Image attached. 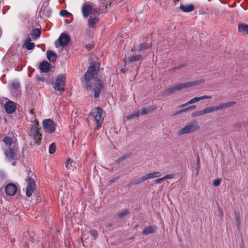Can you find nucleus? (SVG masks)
Here are the masks:
<instances>
[{"label": "nucleus", "mask_w": 248, "mask_h": 248, "mask_svg": "<svg viewBox=\"0 0 248 248\" xmlns=\"http://www.w3.org/2000/svg\"><path fill=\"white\" fill-rule=\"evenodd\" d=\"M99 69V63L93 62L84 75L85 84L87 88L92 90L95 98L99 96V93L103 88V83L100 80H94Z\"/></svg>", "instance_id": "1"}, {"label": "nucleus", "mask_w": 248, "mask_h": 248, "mask_svg": "<svg viewBox=\"0 0 248 248\" xmlns=\"http://www.w3.org/2000/svg\"><path fill=\"white\" fill-rule=\"evenodd\" d=\"M28 134L35 140L34 144H36L38 145L40 144L42 135L40 132V128L39 127V123L38 122H36L35 124L31 125Z\"/></svg>", "instance_id": "2"}, {"label": "nucleus", "mask_w": 248, "mask_h": 248, "mask_svg": "<svg viewBox=\"0 0 248 248\" xmlns=\"http://www.w3.org/2000/svg\"><path fill=\"white\" fill-rule=\"evenodd\" d=\"M200 126L198 123L193 121L182 128L177 133L178 135L188 134L194 133L200 129Z\"/></svg>", "instance_id": "3"}, {"label": "nucleus", "mask_w": 248, "mask_h": 248, "mask_svg": "<svg viewBox=\"0 0 248 248\" xmlns=\"http://www.w3.org/2000/svg\"><path fill=\"white\" fill-rule=\"evenodd\" d=\"M202 82H203L202 80H197L180 83L167 89L166 92L168 94H171L174 93L175 91L182 90L184 88H189L195 85H197Z\"/></svg>", "instance_id": "4"}, {"label": "nucleus", "mask_w": 248, "mask_h": 248, "mask_svg": "<svg viewBox=\"0 0 248 248\" xmlns=\"http://www.w3.org/2000/svg\"><path fill=\"white\" fill-rule=\"evenodd\" d=\"M65 81V75L62 74L56 77L52 82L54 89L61 93L63 92L64 91Z\"/></svg>", "instance_id": "5"}, {"label": "nucleus", "mask_w": 248, "mask_h": 248, "mask_svg": "<svg viewBox=\"0 0 248 248\" xmlns=\"http://www.w3.org/2000/svg\"><path fill=\"white\" fill-rule=\"evenodd\" d=\"M92 114L96 123V128L98 129L101 127L106 113L101 108H96L93 109Z\"/></svg>", "instance_id": "6"}, {"label": "nucleus", "mask_w": 248, "mask_h": 248, "mask_svg": "<svg viewBox=\"0 0 248 248\" xmlns=\"http://www.w3.org/2000/svg\"><path fill=\"white\" fill-rule=\"evenodd\" d=\"M82 13L84 17L87 18L89 15L94 16L98 15L99 10L90 4H85L82 7Z\"/></svg>", "instance_id": "7"}, {"label": "nucleus", "mask_w": 248, "mask_h": 248, "mask_svg": "<svg viewBox=\"0 0 248 248\" xmlns=\"http://www.w3.org/2000/svg\"><path fill=\"white\" fill-rule=\"evenodd\" d=\"M156 109V107L155 106H150L146 108H143L140 110L138 111L133 114L127 116L126 118L128 120L132 119L136 117H138L140 115H144L148 114Z\"/></svg>", "instance_id": "8"}, {"label": "nucleus", "mask_w": 248, "mask_h": 248, "mask_svg": "<svg viewBox=\"0 0 248 248\" xmlns=\"http://www.w3.org/2000/svg\"><path fill=\"white\" fill-rule=\"evenodd\" d=\"M42 124L45 133L51 134L55 131L56 124L51 119L44 120L42 122Z\"/></svg>", "instance_id": "9"}, {"label": "nucleus", "mask_w": 248, "mask_h": 248, "mask_svg": "<svg viewBox=\"0 0 248 248\" xmlns=\"http://www.w3.org/2000/svg\"><path fill=\"white\" fill-rule=\"evenodd\" d=\"M219 110L218 106H214L208 107L203 110H198L192 113L193 117H198L206 115L208 113H213Z\"/></svg>", "instance_id": "10"}, {"label": "nucleus", "mask_w": 248, "mask_h": 248, "mask_svg": "<svg viewBox=\"0 0 248 248\" xmlns=\"http://www.w3.org/2000/svg\"><path fill=\"white\" fill-rule=\"evenodd\" d=\"M161 175V174L159 171H153L150 173H146L144 175L141 177L137 182H136L135 184H138L144 181H145L148 179H154L155 178H157L160 177Z\"/></svg>", "instance_id": "11"}, {"label": "nucleus", "mask_w": 248, "mask_h": 248, "mask_svg": "<svg viewBox=\"0 0 248 248\" xmlns=\"http://www.w3.org/2000/svg\"><path fill=\"white\" fill-rule=\"evenodd\" d=\"M70 38L68 35L62 33L60 36L59 39L55 43V46L57 48L60 47L61 46H65L69 43Z\"/></svg>", "instance_id": "12"}, {"label": "nucleus", "mask_w": 248, "mask_h": 248, "mask_svg": "<svg viewBox=\"0 0 248 248\" xmlns=\"http://www.w3.org/2000/svg\"><path fill=\"white\" fill-rule=\"evenodd\" d=\"M17 147L14 145L12 149L9 148L5 151V155L8 159H15L17 155Z\"/></svg>", "instance_id": "13"}, {"label": "nucleus", "mask_w": 248, "mask_h": 248, "mask_svg": "<svg viewBox=\"0 0 248 248\" xmlns=\"http://www.w3.org/2000/svg\"><path fill=\"white\" fill-rule=\"evenodd\" d=\"M211 98H212V96H210V95H204V96H200V97H195L191 99V100H190L189 101H188L185 104L181 105V106H180L179 108H183V107H185L187 106L188 105L192 104H194L196 102H198V101H199L201 100H204V99H211Z\"/></svg>", "instance_id": "14"}, {"label": "nucleus", "mask_w": 248, "mask_h": 248, "mask_svg": "<svg viewBox=\"0 0 248 248\" xmlns=\"http://www.w3.org/2000/svg\"><path fill=\"white\" fill-rule=\"evenodd\" d=\"M28 186L26 188V195L27 196L30 197L32 195V193L34 189V183L32 179H29L27 181Z\"/></svg>", "instance_id": "15"}, {"label": "nucleus", "mask_w": 248, "mask_h": 248, "mask_svg": "<svg viewBox=\"0 0 248 248\" xmlns=\"http://www.w3.org/2000/svg\"><path fill=\"white\" fill-rule=\"evenodd\" d=\"M5 191L9 195H14L17 191V187L16 185L13 184H8L5 187Z\"/></svg>", "instance_id": "16"}, {"label": "nucleus", "mask_w": 248, "mask_h": 248, "mask_svg": "<svg viewBox=\"0 0 248 248\" xmlns=\"http://www.w3.org/2000/svg\"><path fill=\"white\" fill-rule=\"evenodd\" d=\"M5 108L7 113H12L16 110V105L13 102L9 101L6 103Z\"/></svg>", "instance_id": "17"}, {"label": "nucleus", "mask_w": 248, "mask_h": 248, "mask_svg": "<svg viewBox=\"0 0 248 248\" xmlns=\"http://www.w3.org/2000/svg\"><path fill=\"white\" fill-rule=\"evenodd\" d=\"M238 31L243 35L248 34V25L240 23L238 25Z\"/></svg>", "instance_id": "18"}, {"label": "nucleus", "mask_w": 248, "mask_h": 248, "mask_svg": "<svg viewBox=\"0 0 248 248\" xmlns=\"http://www.w3.org/2000/svg\"><path fill=\"white\" fill-rule=\"evenodd\" d=\"M180 9L184 12H190L194 9V6L192 4H181L180 5Z\"/></svg>", "instance_id": "19"}, {"label": "nucleus", "mask_w": 248, "mask_h": 248, "mask_svg": "<svg viewBox=\"0 0 248 248\" xmlns=\"http://www.w3.org/2000/svg\"><path fill=\"white\" fill-rule=\"evenodd\" d=\"M51 64L47 62H42L40 65V69L41 70L45 73L48 72L49 70Z\"/></svg>", "instance_id": "20"}, {"label": "nucleus", "mask_w": 248, "mask_h": 248, "mask_svg": "<svg viewBox=\"0 0 248 248\" xmlns=\"http://www.w3.org/2000/svg\"><path fill=\"white\" fill-rule=\"evenodd\" d=\"M142 56L140 55H137L135 56H131L128 57L126 59V62H133L136 61H139L141 60Z\"/></svg>", "instance_id": "21"}, {"label": "nucleus", "mask_w": 248, "mask_h": 248, "mask_svg": "<svg viewBox=\"0 0 248 248\" xmlns=\"http://www.w3.org/2000/svg\"><path fill=\"white\" fill-rule=\"evenodd\" d=\"M35 45L33 43L31 42L30 38L25 41L23 44V46L28 50H31L34 48Z\"/></svg>", "instance_id": "22"}, {"label": "nucleus", "mask_w": 248, "mask_h": 248, "mask_svg": "<svg viewBox=\"0 0 248 248\" xmlns=\"http://www.w3.org/2000/svg\"><path fill=\"white\" fill-rule=\"evenodd\" d=\"M235 104V102L228 101L227 102L220 104L218 106L219 109H223L226 108H229Z\"/></svg>", "instance_id": "23"}, {"label": "nucleus", "mask_w": 248, "mask_h": 248, "mask_svg": "<svg viewBox=\"0 0 248 248\" xmlns=\"http://www.w3.org/2000/svg\"><path fill=\"white\" fill-rule=\"evenodd\" d=\"M155 229V226H151L145 228L143 230L142 233L144 235H147L150 233H153Z\"/></svg>", "instance_id": "24"}, {"label": "nucleus", "mask_w": 248, "mask_h": 248, "mask_svg": "<svg viewBox=\"0 0 248 248\" xmlns=\"http://www.w3.org/2000/svg\"><path fill=\"white\" fill-rule=\"evenodd\" d=\"M95 16L90 19L88 21V25L90 28H94L95 24L98 22L99 19L97 16Z\"/></svg>", "instance_id": "25"}, {"label": "nucleus", "mask_w": 248, "mask_h": 248, "mask_svg": "<svg viewBox=\"0 0 248 248\" xmlns=\"http://www.w3.org/2000/svg\"><path fill=\"white\" fill-rule=\"evenodd\" d=\"M3 141L8 147H11L14 142L13 139L8 136L3 139Z\"/></svg>", "instance_id": "26"}, {"label": "nucleus", "mask_w": 248, "mask_h": 248, "mask_svg": "<svg viewBox=\"0 0 248 248\" xmlns=\"http://www.w3.org/2000/svg\"><path fill=\"white\" fill-rule=\"evenodd\" d=\"M40 31L37 29L33 30L31 34L32 38L34 40L38 39L40 36Z\"/></svg>", "instance_id": "27"}, {"label": "nucleus", "mask_w": 248, "mask_h": 248, "mask_svg": "<svg viewBox=\"0 0 248 248\" xmlns=\"http://www.w3.org/2000/svg\"><path fill=\"white\" fill-rule=\"evenodd\" d=\"M56 57V54L51 50H48L47 52V58L49 61H51V59Z\"/></svg>", "instance_id": "28"}, {"label": "nucleus", "mask_w": 248, "mask_h": 248, "mask_svg": "<svg viewBox=\"0 0 248 248\" xmlns=\"http://www.w3.org/2000/svg\"><path fill=\"white\" fill-rule=\"evenodd\" d=\"M56 151V145L55 143L50 144L49 147V153L50 154H54Z\"/></svg>", "instance_id": "29"}, {"label": "nucleus", "mask_w": 248, "mask_h": 248, "mask_svg": "<svg viewBox=\"0 0 248 248\" xmlns=\"http://www.w3.org/2000/svg\"><path fill=\"white\" fill-rule=\"evenodd\" d=\"M43 14L47 17H49L51 15V12L49 9L47 8H45L43 10H42Z\"/></svg>", "instance_id": "30"}, {"label": "nucleus", "mask_w": 248, "mask_h": 248, "mask_svg": "<svg viewBox=\"0 0 248 248\" xmlns=\"http://www.w3.org/2000/svg\"><path fill=\"white\" fill-rule=\"evenodd\" d=\"M72 160L70 158H68L66 162V167L68 170L72 169Z\"/></svg>", "instance_id": "31"}, {"label": "nucleus", "mask_w": 248, "mask_h": 248, "mask_svg": "<svg viewBox=\"0 0 248 248\" xmlns=\"http://www.w3.org/2000/svg\"><path fill=\"white\" fill-rule=\"evenodd\" d=\"M129 212L127 210H125L118 214L119 217H123L129 214Z\"/></svg>", "instance_id": "32"}, {"label": "nucleus", "mask_w": 248, "mask_h": 248, "mask_svg": "<svg viewBox=\"0 0 248 248\" xmlns=\"http://www.w3.org/2000/svg\"><path fill=\"white\" fill-rule=\"evenodd\" d=\"M195 108H196V106H190V107H189L188 108H185L183 109V110H180L179 112V113H182V112H186V111H187L191 110V109H194Z\"/></svg>", "instance_id": "33"}, {"label": "nucleus", "mask_w": 248, "mask_h": 248, "mask_svg": "<svg viewBox=\"0 0 248 248\" xmlns=\"http://www.w3.org/2000/svg\"><path fill=\"white\" fill-rule=\"evenodd\" d=\"M90 234L94 237V239H96L97 236H98V234H97V232L96 230H91L90 232Z\"/></svg>", "instance_id": "34"}, {"label": "nucleus", "mask_w": 248, "mask_h": 248, "mask_svg": "<svg viewBox=\"0 0 248 248\" xmlns=\"http://www.w3.org/2000/svg\"><path fill=\"white\" fill-rule=\"evenodd\" d=\"M150 46H151L150 45L142 44H141L140 46V50L146 49H148V48H149Z\"/></svg>", "instance_id": "35"}, {"label": "nucleus", "mask_w": 248, "mask_h": 248, "mask_svg": "<svg viewBox=\"0 0 248 248\" xmlns=\"http://www.w3.org/2000/svg\"><path fill=\"white\" fill-rule=\"evenodd\" d=\"M174 177V174H169L166 175L163 178L164 179V180H165L167 179H172Z\"/></svg>", "instance_id": "36"}, {"label": "nucleus", "mask_w": 248, "mask_h": 248, "mask_svg": "<svg viewBox=\"0 0 248 248\" xmlns=\"http://www.w3.org/2000/svg\"><path fill=\"white\" fill-rule=\"evenodd\" d=\"M60 15L62 16H67L69 13L66 10H62L60 12Z\"/></svg>", "instance_id": "37"}, {"label": "nucleus", "mask_w": 248, "mask_h": 248, "mask_svg": "<svg viewBox=\"0 0 248 248\" xmlns=\"http://www.w3.org/2000/svg\"><path fill=\"white\" fill-rule=\"evenodd\" d=\"M221 182V179H217L214 181L213 182V185L214 186H218L220 185V183Z\"/></svg>", "instance_id": "38"}, {"label": "nucleus", "mask_w": 248, "mask_h": 248, "mask_svg": "<svg viewBox=\"0 0 248 248\" xmlns=\"http://www.w3.org/2000/svg\"><path fill=\"white\" fill-rule=\"evenodd\" d=\"M163 181H164V179H163V177H162V178L156 179L155 180V183L156 184H160V183H161Z\"/></svg>", "instance_id": "39"}, {"label": "nucleus", "mask_w": 248, "mask_h": 248, "mask_svg": "<svg viewBox=\"0 0 248 248\" xmlns=\"http://www.w3.org/2000/svg\"><path fill=\"white\" fill-rule=\"evenodd\" d=\"M18 83H12L11 85V88L12 89H16L18 87Z\"/></svg>", "instance_id": "40"}, {"label": "nucleus", "mask_w": 248, "mask_h": 248, "mask_svg": "<svg viewBox=\"0 0 248 248\" xmlns=\"http://www.w3.org/2000/svg\"><path fill=\"white\" fill-rule=\"evenodd\" d=\"M93 47V45H91V44H88V45H86V47L88 49V50H91V49H92Z\"/></svg>", "instance_id": "41"}, {"label": "nucleus", "mask_w": 248, "mask_h": 248, "mask_svg": "<svg viewBox=\"0 0 248 248\" xmlns=\"http://www.w3.org/2000/svg\"><path fill=\"white\" fill-rule=\"evenodd\" d=\"M235 218H236V220L237 222L238 223H239V222L240 219H239V217L238 215V214H235Z\"/></svg>", "instance_id": "42"}, {"label": "nucleus", "mask_w": 248, "mask_h": 248, "mask_svg": "<svg viewBox=\"0 0 248 248\" xmlns=\"http://www.w3.org/2000/svg\"><path fill=\"white\" fill-rule=\"evenodd\" d=\"M179 0H173V1L174 2H176L177 1H178Z\"/></svg>", "instance_id": "43"}, {"label": "nucleus", "mask_w": 248, "mask_h": 248, "mask_svg": "<svg viewBox=\"0 0 248 248\" xmlns=\"http://www.w3.org/2000/svg\"><path fill=\"white\" fill-rule=\"evenodd\" d=\"M121 71H122V72H124H124H125V70H124V69H121Z\"/></svg>", "instance_id": "44"}, {"label": "nucleus", "mask_w": 248, "mask_h": 248, "mask_svg": "<svg viewBox=\"0 0 248 248\" xmlns=\"http://www.w3.org/2000/svg\"><path fill=\"white\" fill-rule=\"evenodd\" d=\"M12 164H13V165H15V163H14V162H13V163H12Z\"/></svg>", "instance_id": "45"}]
</instances>
